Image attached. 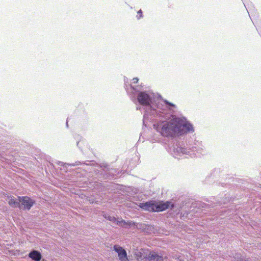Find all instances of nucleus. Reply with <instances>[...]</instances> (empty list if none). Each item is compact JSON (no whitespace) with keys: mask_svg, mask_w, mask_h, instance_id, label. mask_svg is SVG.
Listing matches in <instances>:
<instances>
[{"mask_svg":"<svg viewBox=\"0 0 261 261\" xmlns=\"http://www.w3.org/2000/svg\"><path fill=\"white\" fill-rule=\"evenodd\" d=\"M163 101H164V102L165 104H166V105H168L169 106H171V107H174V108L175 107V105H174L173 103H171V102H169V101H168V100H167L166 99H164V100H163Z\"/></svg>","mask_w":261,"mask_h":261,"instance_id":"nucleus-11","label":"nucleus"},{"mask_svg":"<svg viewBox=\"0 0 261 261\" xmlns=\"http://www.w3.org/2000/svg\"><path fill=\"white\" fill-rule=\"evenodd\" d=\"M29 256L35 261H40L41 259V253L36 250H33L30 252Z\"/></svg>","mask_w":261,"mask_h":261,"instance_id":"nucleus-8","label":"nucleus"},{"mask_svg":"<svg viewBox=\"0 0 261 261\" xmlns=\"http://www.w3.org/2000/svg\"><path fill=\"white\" fill-rule=\"evenodd\" d=\"M145 258H147L148 261H163V257L155 252H150L148 256H146Z\"/></svg>","mask_w":261,"mask_h":261,"instance_id":"nucleus-6","label":"nucleus"},{"mask_svg":"<svg viewBox=\"0 0 261 261\" xmlns=\"http://www.w3.org/2000/svg\"><path fill=\"white\" fill-rule=\"evenodd\" d=\"M137 100L142 106H148L150 105L151 98L148 93L145 92H140L138 94Z\"/></svg>","mask_w":261,"mask_h":261,"instance_id":"nucleus-3","label":"nucleus"},{"mask_svg":"<svg viewBox=\"0 0 261 261\" xmlns=\"http://www.w3.org/2000/svg\"><path fill=\"white\" fill-rule=\"evenodd\" d=\"M138 14L139 15V16H138V19H140L142 17V12L141 10H140L138 12Z\"/></svg>","mask_w":261,"mask_h":261,"instance_id":"nucleus-12","label":"nucleus"},{"mask_svg":"<svg viewBox=\"0 0 261 261\" xmlns=\"http://www.w3.org/2000/svg\"><path fill=\"white\" fill-rule=\"evenodd\" d=\"M135 257L138 260L141 261L142 260V253L141 252H138L135 253Z\"/></svg>","mask_w":261,"mask_h":261,"instance_id":"nucleus-10","label":"nucleus"},{"mask_svg":"<svg viewBox=\"0 0 261 261\" xmlns=\"http://www.w3.org/2000/svg\"><path fill=\"white\" fill-rule=\"evenodd\" d=\"M114 250L117 253L120 261H129L127 255L126 251L122 247L115 245L113 247Z\"/></svg>","mask_w":261,"mask_h":261,"instance_id":"nucleus-4","label":"nucleus"},{"mask_svg":"<svg viewBox=\"0 0 261 261\" xmlns=\"http://www.w3.org/2000/svg\"><path fill=\"white\" fill-rule=\"evenodd\" d=\"M139 206L141 208L149 212H162L166 210L170 206L171 207L174 206L173 204L169 201L164 203L149 201L146 203H141Z\"/></svg>","mask_w":261,"mask_h":261,"instance_id":"nucleus-2","label":"nucleus"},{"mask_svg":"<svg viewBox=\"0 0 261 261\" xmlns=\"http://www.w3.org/2000/svg\"><path fill=\"white\" fill-rule=\"evenodd\" d=\"M19 201L21 202L23 205L24 209L30 210L32 206L35 201L28 196L19 197Z\"/></svg>","mask_w":261,"mask_h":261,"instance_id":"nucleus-5","label":"nucleus"},{"mask_svg":"<svg viewBox=\"0 0 261 261\" xmlns=\"http://www.w3.org/2000/svg\"><path fill=\"white\" fill-rule=\"evenodd\" d=\"M158 129L163 136L166 137L179 136L194 130L190 123L179 118L161 122Z\"/></svg>","mask_w":261,"mask_h":261,"instance_id":"nucleus-1","label":"nucleus"},{"mask_svg":"<svg viewBox=\"0 0 261 261\" xmlns=\"http://www.w3.org/2000/svg\"><path fill=\"white\" fill-rule=\"evenodd\" d=\"M236 261H246V260H243V259L242 258H240V259L238 258Z\"/></svg>","mask_w":261,"mask_h":261,"instance_id":"nucleus-14","label":"nucleus"},{"mask_svg":"<svg viewBox=\"0 0 261 261\" xmlns=\"http://www.w3.org/2000/svg\"><path fill=\"white\" fill-rule=\"evenodd\" d=\"M8 203L10 206L13 207H16L19 204L16 199L14 197L12 196L9 197Z\"/></svg>","mask_w":261,"mask_h":261,"instance_id":"nucleus-9","label":"nucleus"},{"mask_svg":"<svg viewBox=\"0 0 261 261\" xmlns=\"http://www.w3.org/2000/svg\"><path fill=\"white\" fill-rule=\"evenodd\" d=\"M138 81H139V80H138V78H137V77L134 78V79H133V83H134V84H137V83L138 82Z\"/></svg>","mask_w":261,"mask_h":261,"instance_id":"nucleus-13","label":"nucleus"},{"mask_svg":"<svg viewBox=\"0 0 261 261\" xmlns=\"http://www.w3.org/2000/svg\"><path fill=\"white\" fill-rule=\"evenodd\" d=\"M110 221L112 222H116V223L119 225L121 226H125V225H131L132 224H134V223L132 221H128L126 222L123 220L121 219V220H117L114 217H109L108 218Z\"/></svg>","mask_w":261,"mask_h":261,"instance_id":"nucleus-7","label":"nucleus"}]
</instances>
